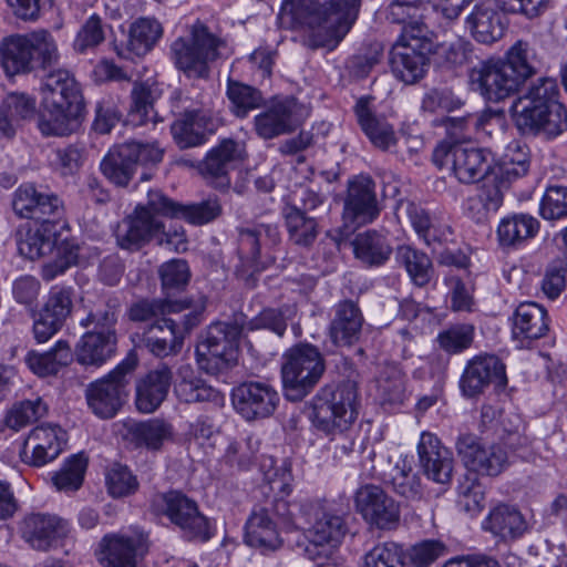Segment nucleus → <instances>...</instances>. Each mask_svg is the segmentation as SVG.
<instances>
[{
    "mask_svg": "<svg viewBox=\"0 0 567 567\" xmlns=\"http://www.w3.org/2000/svg\"><path fill=\"white\" fill-rule=\"evenodd\" d=\"M179 204L159 189H150L146 202L136 205L115 231L116 243L122 249L135 251L150 243L151 234L161 228V217L177 218Z\"/></svg>",
    "mask_w": 567,
    "mask_h": 567,
    "instance_id": "nucleus-6",
    "label": "nucleus"
},
{
    "mask_svg": "<svg viewBox=\"0 0 567 567\" xmlns=\"http://www.w3.org/2000/svg\"><path fill=\"white\" fill-rule=\"evenodd\" d=\"M491 383L504 388L507 383L505 365L495 355L476 357L471 360L461 378L460 385L466 396H475Z\"/></svg>",
    "mask_w": 567,
    "mask_h": 567,
    "instance_id": "nucleus-22",
    "label": "nucleus"
},
{
    "mask_svg": "<svg viewBox=\"0 0 567 567\" xmlns=\"http://www.w3.org/2000/svg\"><path fill=\"white\" fill-rule=\"evenodd\" d=\"M395 258L406 269L415 285L422 287L430 281L432 261L425 252L403 245L398 247Z\"/></svg>",
    "mask_w": 567,
    "mask_h": 567,
    "instance_id": "nucleus-51",
    "label": "nucleus"
},
{
    "mask_svg": "<svg viewBox=\"0 0 567 567\" xmlns=\"http://www.w3.org/2000/svg\"><path fill=\"white\" fill-rule=\"evenodd\" d=\"M241 327L233 322H216L208 327L196 346L198 367L209 374L228 369L236 361Z\"/></svg>",
    "mask_w": 567,
    "mask_h": 567,
    "instance_id": "nucleus-11",
    "label": "nucleus"
},
{
    "mask_svg": "<svg viewBox=\"0 0 567 567\" xmlns=\"http://www.w3.org/2000/svg\"><path fill=\"white\" fill-rule=\"evenodd\" d=\"M432 35V31L424 22L412 20L404 25L396 44L422 50L423 52H433L434 43Z\"/></svg>",
    "mask_w": 567,
    "mask_h": 567,
    "instance_id": "nucleus-63",
    "label": "nucleus"
},
{
    "mask_svg": "<svg viewBox=\"0 0 567 567\" xmlns=\"http://www.w3.org/2000/svg\"><path fill=\"white\" fill-rule=\"evenodd\" d=\"M539 230V221L529 214H514L501 220L497 227L498 241L504 247H514L533 238Z\"/></svg>",
    "mask_w": 567,
    "mask_h": 567,
    "instance_id": "nucleus-45",
    "label": "nucleus"
},
{
    "mask_svg": "<svg viewBox=\"0 0 567 567\" xmlns=\"http://www.w3.org/2000/svg\"><path fill=\"white\" fill-rule=\"evenodd\" d=\"M291 473L287 467L282 468L280 477L270 480V489L280 494L266 505L270 509V516L278 517L285 525L289 527H302L305 516L308 512V505L311 501L290 502L286 499L291 492Z\"/></svg>",
    "mask_w": 567,
    "mask_h": 567,
    "instance_id": "nucleus-27",
    "label": "nucleus"
},
{
    "mask_svg": "<svg viewBox=\"0 0 567 567\" xmlns=\"http://www.w3.org/2000/svg\"><path fill=\"white\" fill-rule=\"evenodd\" d=\"M464 24L472 38L483 44L498 41L505 30L502 16L491 0L476 3L465 17Z\"/></svg>",
    "mask_w": 567,
    "mask_h": 567,
    "instance_id": "nucleus-29",
    "label": "nucleus"
},
{
    "mask_svg": "<svg viewBox=\"0 0 567 567\" xmlns=\"http://www.w3.org/2000/svg\"><path fill=\"white\" fill-rule=\"evenodd\" d=\"M219 125L218 118L204 110L185 111L172 124L174 141L181 148L196 147L206 142L207 135L214 133Z\"/></svg>",
    "mask_w": 567,
    "mask_h": 567,
    "instance_id": "nucleus-24",
    "label": "nucleus"
},
{
    "mask_svg": "<svg viewBox=\"0 0 567 567\" xmlns=\"http://www.w3.org/2000/svg\"><path fill=\"white\" fill-rule=\"evenodd\" d=\"M431 52L395 44L391 52V70L396 79L414 84L425 74Z\"/></svg>",
    "mask_w": 567,
    "mask_h": 567,
    "instance_id": "nucleus-36",
    "label": "nucleus"
},
{
    "mask_svg": "<svg viewBox=\"0 0 567 567\" xmlns=\"http://www.w3.org/2000/svg\"><path fill=\"white\" fill-rule=\"evenodd\" d=\"M118 313V299L109 298L105 301L94 305L87 315L81 319V326L87 329L86 332H97V334L116 337L115 327Z\"/></svg>",
    "mask_w": 567,
    "mask_h": 567,
    "instance_id": "nucleus-46",
    "label": "nucleus"
},
{
    "mask_svg": "<svg viewBox=\"0 0 567 567\" xmlns=\"http://www.w3.org/2000/svg\"><path fill=\"white\" fill-rule=\"evenodd\" d=\"M227 95L238 117H245L249 111L260 107L264 103V97L257 89L235 81H229Z\"/></svg>",
    "mask_w": 567,
    "mask_h": 567,
    "instance_id": "nucleus-58",
    "label": "nucleus"
},
{
    "mask_svg": "<svg viewBox=\"0 0 567 567\" xmlns=\"http://www.w3.org/2000/svg\"><path fill=\"white\" fill-rule=\"evenodd\" d=\"M296 312L297 309L295 306H284L279 309L267 308L251 319L247 328L249 330L268 329L278 337H282L287 329L288 321L293 320Z\"/></svg>",
    "mask_w": 567,
    "mask_h": 567,
    "instance_id": "nucleus-54",
    "label": "nucleus"
},
{
    "mask_svg": "<svg viewBox=\"0 0 567 567\" xmlns=\"http://www.w3.org/2000/svg\"><path fill=\"white\" fill-rule=\"evenodd\" d=\"M132 154L120 144L112 147L101 162L102 174L117 187H126L136 173V165L130 157Z\"/></svg>",
    "mask_w": 567,
    "mask_h": 567,
    "instance_id": "nucleus-44",
    "label": "nucleus"
},
{
    "mask_svg": "<svg viewBox=\"0 0 567 567\" xmlns=\"http://www.w3.org/2000/svg\"><path fill=\"white\" fill-rule=\"evenodd\" d=\"M22 538L37 550H49L59 538L68 534V523L63 518L43 513L27 515L20 526Z\"/></svg>",
    "mask_w": 567,
    "mask_h": 567,
    "instance_id": "nucleus-25",
    "label": "nucleus"
},
{
    "mask_svg": "<svg viewBox=\"0 0 567 567\" xmlns=\"http://www.w3.org/2000/svg\"><path fill=\"white\" fill-rule=\"evenodd\" d=\"M361 0H284L281 14L311 30V49H334L358 18Z\"/></svg>",
    "mask_w": 567,
    "mask_h": 567,
    "instance_id": "nucleus-1",
    "label": "nucleus"
},
{
    "mask_svg": "<svg viewBox=\"0 0 567 567\" xmlns=\"http://www.w3.org/2000/svg\"><path fill=\"white\" fill-rule=\"evenodd\" d=\"M353 248L355 257L368 266L384 264L392 252L386 239L375 231L358 235L353 241Z\"/></svg>",
    "mask_w": 567,
    "mask_h": 567,
    "instance_id": "nucleus-48",
    "label": "nucleus"
},
{
    "mask_svg": "<svg viewBox=\"0 0 567 567\" xmlns=\"http://www.w3.org/2000/svg\"><path fill=\"white\" fill-rule=\"evenodd\" d=\"M280 241V231L276 224H247L237 228V254L240 259L238 276L246 285L254 287L255 274L265 269L262 248H270Z\"/></svg>",
    "mask_w": 567,
    "mask_h": 567,
    "instance_id": "nucleus-12",
    "label": "nucleus"
},
{
    "mask_svg": "<svg viewBox=\"0 0 567 567\" xmlns=\"http://www.w3.org/2000/svg\"><path fill=\"white\" fill-rule=\"evenodd\" d=\"M12 207L20 217L37 221L59 219L63 213L62 202L56 195L40 193L31 184L22 185L16 190Z\"/></svg>",
    "mask_w": 567,
    "mask_h": 567,
    "instance_id": "nucleus-23",
    "label": "nucleus"
},
{
    "mask_svg": "<svg viewBox=\"0 0 567 567\" xmlns=\"http://www.w3.org/2000/svg\"><path fill=\"white\" fill-rule=\"evenodd\" d=\"M162 33L163 29L158 21L141 18L130 28L127 49L136 55H144L152 50Z\"/></svg>",
    "mask_w": 567,
    "mask_h": 567,
    "instance_id": "nucleus-50",
    "label": "nucleus"
},
{
    "mask_svg": "<svg viewBox=\"0 0 567 567\" xmlns=\"http://www.w3.org/2000/svg\"><path fill=\"white\" fill-rule=\"evenodd\" d=\"M539 213L547 220L567 217V187L559 185L548 186L542 197Z\"/></svg>",
    "mask_w": 567,
    "mask_h": 567,
    "instance_id": "nucleus-61",
    "label": "nucleus"
},
{
    "mask_svg": "<svg viewBox=\"0 0 567 567\" xmlns=\"http://www.w3.org/2000/svg\"><path fill=\"white\" fill-rule=\"evenodd\" d=\"M29 39L32 55L34 53L37 54V61H39L44 73L49 70H53V66L59 63L60 53L52 34L49 31L41 29L30 32Z\"/></svg>",
    "mask_w": 567,
    "mask_h": 567,
    "instance_id": "nucleus-56",
    "label": "nucleus"
},
{
    "mask_svg": "<svg viewBox=\"0 0 567 567\" xmlns=\"http://www.w3.org/2000/svg\"><path fill=\"white\" fill-rule=\"evenodd\" d=\"M221 205L217 198H208L200 203L182 205L177 218H184L193 225L208 224L221 215Z\"/></svg>",
    "mask_w": 567,
    "mask_h": 567,
    "instance_id": "nucleus-60",
    "label": "nucleus"
},
{
    "mask_svg": "<svg viewBox=\"0 0 567 567\" xmlns=\"http://www.w3.org/2000/svg\"><path fill=\"white\" fill-rule=\"evenodd\" d=\"M68 442L66 432L58 424L35 426L25 439L20 458L31 466H43L55 460Z\"/></svg>",
    "mask_w": 567,
    "mask_h": 567,
    "instance_id": "nucleus-17",
    "label": "nucleus"
},
{
    "mask_svg": "<svg viewBox=\"0 0 567 567\" xmlns=\"http://www.w3.org/2000/svg\"><path fill=\"white\" fill-rule=\"evenodd\" d=\"M307 509L302 523V526H308L305 555L318 566H323L346 534L344 522L320 503L311 502Z\"/></svg>",
    "mask_w": 567,
    "mask_h": 567,
    "instance_id": "nucleus-9",
    "label": "nucleus"
},
{
    "mask_svg": "<svg viewBox=\"0 0 567 567\" xmlns=\"http://www.w3.org/2000/svg\"><path fill=\"white\" fill-rule=\"evenodd\" d=\"M363 322L362 311L354 301H340L333 309L328 337L336 347H352L360 340Z\"/></svg>",
    "mask_w": 567,
    "mask_h": 567,
    "instance_id": "nucleus-26",
    "label": "nucleus"
},
{
    "mask_svg": "<svg viewBox=\"0 0 567 567\" xmlns=\"http://www.w3.org/2000/svg\"><path fill=\"white\" fill-rule=\"evenodd\" d=\"M174 393L181 402L188 404L213 402L221 405L224 403V395L202 379L189 364L178 368Z\"/></svg>",
    "mask_w": 567,
    "mask_h": 567,
    "instance_id": "nucleus-32",
    "label": "nucleus"
},
{
    "mask_svg": "<svg viewBox=\"0 0 567 567\" xmlns=\"http://www.w3.org/2000/svg\"><path fill=\"white\" fill-rule=\"evenodd\" d=\"M48 412L47 404L40 399L24 400L14 404L6 416L7 425L19 431L28 424L43 417Z\"/></svg>",
    "mask_w": 567,
    "mask_h": 567,
    "instance_id": "nucleus-57",
    "label": "nucleus"
},
{
    "mask_svg": "<svg viewBox=\"0 0 567 567\" xmlns=\"http://www.w3.org/2000/svg\"><path fill=\"white\" fill-rule=\"evenodd\" d=\"M417 454L420 467L429 480L443 485L452 481L453 455L434 434L422 433L417 445Z\"/></svg>",
    "mask_w": 567,
    "mask_h": 567,
    "instance_id": "nucleus-21",
    "label": "nucleus"
},
{
    "mask_svg": "<svg viewBox=\"0 0 567 567\" xmlns=\"http://www.w3.org/2000/svg\"><path fill=\"white\" fill-rule=\"evenodd\" d=\"M548 331L547 312L536 302L520 303L513 316V337L535 340Z\"/></svg>",
    "mask_w": 567,
    "mask_h": 567,
    "instance_id": "nucleus-39",
    "label": "nucleus"
},
{
    "mask_svg": "<svg viewBox=\"0 0 567 567\" xmlns=\"http://www.w3.org/2000/svg\"><path fill=\"white\" fill-rule=\"evenodd\" d=\"M455 449L464 466L480 476L496 477L511 464L505 445L488 444L471 433L460 434Z\"/></svg>",
    "mask_w": 567,
    "mask_h": 567,
    "instance_id": "nucleus-15",
    "label": "nucleus"
},
{
    "mask_svg": "<svg viewBox=\"0 0 567 567\" xmlns=\"http://www.w3.org/2000/svg\"><path fill=\"white\" fill-rule=\"evenodd\" d=\"M355 506L362 517L381 529H390L400 519L396 502L380 486L368 484L355 493Z\"/></svg>",
    "mask_w": 567,
    "mask_h": 567,
    "instance_id": "nucleus-19",
    "label": "nucleus"
},
{
    "mask_svg": "<svg viewBox=\"0 0 567 567\" xmlns=\"http://www.w3.org/2000/svg\"><path fill=\"white\" fill-rule=\"evenodd\" d=\"M97 559L105 567H136L135 544L123 536L104 537Z\"/></svg>",
    "mask_w": 567,
    "mask_h": 567,
    "instance_id": "nucleus-47",
    "label": "nucleus"
},
{
    "mask_svg": "<svg viewBox=\"0 0 567 567\" xmlns=\"http://www.w3.org/2000/svg\"><path fill=\"white\" fill-rule=\"evenodd\" d=\"M365 567H404L403 548L393 542L374 546L364 557Z\"/></svg>",
    "mask_w": 567,
    "mask_h": 567,
    "instance_id": "nucleus-62",
    "label": "nucleus"
},
{
    "mask_svg": "<svg viewBox=\"0 0 567 567\" xmlns=\"http://www.w3.org/2000/svg\"><path fill=\"white\" fill-rule=\"evenodd\" d=\"M483 528L504 540L520 537L527 530L522 513L508 505L494 507L483 523Z\"/></svg>",
    "mask_w": 567,
    "mask_h": 567,
    "instance_id": "nucleus-40",
    "label": "nucleus"
},
{
    "mask_svg": "<svg viewBox=\"0 0 567 567\" xmlns=\"http://www.w3.org/2000/svg\"><path fill=\"white\" fill-rule=\"evenodd\" d=\"M517 128L524 134L556 137L567 130V112L559 102V87L553 78H539L512 105Z\"/></svg>",
    "mask_w": 567,
    "mask_h": 567,
    "instance_id": "nucleus-4",
    "label": "nucleus"
},
{
    "mask_svg": "<svg viewBox=\"0 0 567 567\" xmlns=\"http://www.w3.org/2000/svg\"><path fill=\"white\" fill-rule=\"evenodd\" d=\"M298 104L295 99H286L275 103L268 111L256 116V131L262 138H272L296 130L301 120L297 114Z\"/></svg>",
    "mask_w": 567,
    "mask_h": 567,
    "instance_id": "nucleus-30",
    "label": "nucleus"
},
{
    "mask_svg": "<svg viewBox=\"0 0 567 567\" xmlns=\"http://www.w3.org/2000/svg\"><path fill=\"white\" fill-rule=\"evenodd\" d=\"M128 433L136 446L157 451L164 441L172 436V426L162 420L154 419L134 423L128 429Z\"/></svg>",
    "mask_w": 567,
    "mask_h": 567,
    "instance_id": "nucleus-49",
    "label": "nucleus"
},
{
    "mask_svg": "<svg viewBox=\"0 0 567 567\" xmlns=\"http://www.w3.org/2000/svg\"><path fill=\"white\" fill-rule=\"evenodd\" d=\"M74 353L66 340H59L54 347L44 352H28L25 363L39 377L55 375L62 368L73 361Z\"/></svg>",
    "mask_w": 567,
    "mask_h": 567,
    "instance_id": "nucleus-41",
    "label": "nucleus"
},
{
    "mask_svg": "<svg viewBox=\"0 0 567 567\" xmlns=\"http://www.w3.org/2000/svg\"><path fill=\"white\" fill-rule=\"evenodd\" d=\"M372 100L370 96L360 97L354 106V112L370 142L382 151H389L396 145L395 132L391 124L373 113L371 109Z\"/></svg>",
    "mask_w": 567,
    "mask_h": 567,
    "instance_id": "nucleus-33",
    "label": "nucleus"
},
{
    "mask_svg": "<svg viewBox=\"0 0 567 567\" xmlns=\"http://www.w3.org/2000/svg\"><path fill=\"white\" fill-rule=\"evenodd\" d=\"M231 396L236 411L248 421L268 417L279 402L278 392L265 382H244L234 389Z\"/></svg>",
    "mask_w": 567,
    "mask_h": 567,
    "instance_id": "nucleus-18",
    "label": "nucleus"
},
{
    "mask_svg": "<svg viewBox=\"0 0 567 567\" xmlns=\"http://www.w3.org/2000/svg\"><path fill=\"white\" fill-rule=\"evenodd\" d=\"M537 73L536 61L527 42L518 41L506 59H487L470 72V81L491 102H499Z\"/></svg>",
    "mask_w": 567,
    "mask_h": 567,
    "instance_id": "nucleus-5",
    "label": "nucleus"
},
{
    "mask_svg": "<svg viewBox=\"0 0 567 567\" xmlns=\"http://www.w3.org/2000/svg\"><path fill=\"white\" fill-rule=\"evenodd\" d=\"M63 227L64 221L61 218L39 221V226L29 229L19 240V252L31 260L51 252L56 244V236Z\"/></svg>",
    "mask_w": 567,
    "mask_h": 567,
    "instance_id": "nucleus-34",
    "label": "nucleus"
},
{
    "mask_svg": "<svg viewBox=\"0 0 567 567\" xmlns=\"http://www.w3.org/2000/svg\"><path fill=\"white\" fill-rule=\"evenodd\" d=\"M357 384L350 380L336 390L323 388L313 398L312 424L319 431L332 435L328 449L334 460H344L354 452V440L347 431L357 419Z\"/></svg>",
    "mask_w": 567,
    "mask_h": 567,
    "instance_id": "nucleus-3",
    "label": "nucleus"
},
{
    "mask_svg": "<svg viewBox=\"0 0 567 567\" xmlns=\"http://www.w3.org/2000/svg\"><path fill=\"white\" fill-rule=\"evenodd\" d=\"M42 101L38 128L44 136H68L76 131L84 110L79 82L66 69L47 71L41 79Z\"/></svg>",
    "mask_w": 567,
    "mask_h": 567,
    "instance_id": "nucleus-2",
    "label": "nucleus"
},
{
    "mask_svg": "<svg viewBox=\"0 0 567 567\" xmlns=\"http://www.w3.org/2000/svg\"><path fill=\"white\" fill-rule=\"evenodd\" d=\"M176 66L188 78H206L208 64L228 53L226 41L214 34L207 25L197 22L188 39H177L172 44Z\"/></svg>",
    "mask_w": 567,
    "mask_h": 567,
    "instance_id": "nucleus-7",
    "label": "nucleus"
},
{
    "mask_svg": "<svg viewBox=\"0 0 567 567\" xmlns=\"http://www.w3.org/2000/svg\"><path fill=\"white\" fill-rule=\"evenodd\" d=\"M378 392L383 403H401L405 394V380L396 367H386L378 379Z\"/></svg>",
    "mask_w": 567,
    "mask_h": 567,
    "instance_id": "nucleus-59",
    "label": "nucleus"
},
{
    "mask_svg": "<svg viewBox=\"0 0 567 567\" xmlns=\"http://www.w3.org/2000/svg\"><path fill=\"white\" fill-rule=\"evenodd\" d=\"M168 365L159 364L136 382L135 404L140 412L152 413L165 400L172 383Z\"/></svg>",
    "mask_w": 567,
    "mask_h": 567,
    "instance_id": "nucleus-31",
    "label": "nucleus"
},
{
    "mask_svg": "<svg viewBox=\"0 0 567 567\" xmlns=\"http://www.w3.org/2000/svg\"><path fill=\"white\" fill-rule=\"evenodd\" d=\"M189 305L185 301L147 300L143 299L133 303L128 309V318L135 322L161 319L169 313H177L187 309Z\"/></svg>",
    "mask_w": 567,
    "mask_h": 567,
    "instance_id": "nucleus-52",
    "label": "nucleus"
},
{
    "mask_svg": "<svg viewBox=\"0 0 567 567\" xmlns=\"http://www.w3.org/2000/svg\"><path fill=\"white\" fill-rule=\"evenodd\" d=\"M136 365V358L127 357L107 375L87 385L85 396L94 414L110 419L118 412L128 395L127 386Z\"/></svg>",
    "mask_w": 567,
    "mask_h": 567,
    "instance_id": "nucleus-10",
    "label": "nucleus"
},
{
    "mask_svg": "<svg viewBox=\"0 0 567 567\" xmlns=\"http://www.w3.org/2000/svg\"><path fill=\"white\" fill-rule=\"evenodd\" d=\"M0 62L9 75L29 73L33 70V56L29 33L4 38L0 42Z\"/></svg>",
    "mask_w": 567,
    "mask_h": 567,
    "instance_id": "nucleus-37",
    "label": "nucleus"
},
{
    "mask_svg": "<svg viewBox=\"0 0 567 567\" xmlns=\"http://www.w3.org/2000/svg\"><path fill=\"white\" fill-rule=\"evenodd\" d=\"M281 368L286 396L291 401L305 398L319 382L326 371V363L317 347L300 343L285 354Z\"/></svg>",
    "mask_w": 567,
    "mask_h": 567,
    "instance_id": "nucleus-8",
    "label": "nucleus"
},
{
    "mask_svg": "<svg viewBox=\"0 0 567 567\" xmlns=\"http://www.w3.org/2000/svg\"><path fill=\"white\" fill-rule=\"evenodd\" d=\"M379 214L373 179L370 176L360 175L350 181L342 213L344 226L355 229L373 221Z\"/></svg>",
    "mask_w": 567,
    "mask_h": 567,
    "instance_id": "nucleus-16",
    "label": "nucleus"
},
{
    "mask_svg": "<svg viewBox=\"0 0 567 567\" xmlns=\"http://www.w3.org/2000/svg\"><path fill=\"white\" fill-rule=\"evenodd\" d=\"M154 504L172 524L179 528L183 537L193 542H207L212 538L208 518L203 515L197 503L177 491L158 495Z\"/></svg>",
    "mask_w": 567,
    "mask_h": 567,
    "instance_id": "nucleus-14",
    "label": "nucleus"
},
{
    "mask_svg": "<svg viewBox=\"0 0 567 567\" xmlns=\"http://www.w3.org/2000/svg\"><path fill=\"white\" fill-rule=\"evenodd\" d=\"M142 343L157 358L177 355L183 348V333L177 321L163 317L145 327Z\"/></svg>",
    "mask_w": 567,
    "mask_h": 567,
    "instance_id": "nucleus-28",
    "label": "nucleus"
},
{
    "mask_svg": "<svg viewBox=\"0 0 567 567\" xmlns=\"http://www.w3.org/2000/svg\"><path fill=\"white\" fill-rule=\"evenodd\" d=\"M389 482L395 493L408 499H416L422 495L420 477L405 460L398 462L391 470Z\"/></svg>",
    "mask_w": 567,
    "mask_h": 567,
    "instance_id": "nucleus-53",
    "label": "nucleus"
},
{
    "mask_svg": "<svg viewBox=\"0 0 567 567\" xmlns=\"http://www.w3.org/2000/svg\"><path fill=\"white\" fill-rule=\"evenodd\" d=\"M87 460L83 454L71 456L52 477L59 491L71 492L81 487L86 470Z\"/></svg>",
    "mask_w": 567,
    "mask_h": 567,
    "instance_id": "nucleus-55",
    "label": "nucleus"
},
{
    "mask_svg": "<svg viewBox=\"0 0 567 567\" xmlns=\"http://www.w3.org/2000/svg\"><path fill=\"white\" fill-rule=\"evenodd\" d=\"M240 157V145L231 138H225L206 154L198 171L209 185L226 190L230 186L229 173L236 168Z\"/></svg>",
    "mask_w": 567,
    "mask_h": 567,
    "instance_id": "nucleus-20",
    "label": "nucleus"
},
{
    "mask_svg": "<svg viewBox=\"0 0 567 567\" xmlns=\"http://www.w3.org/2000/svg\"><path fill=\"white\" fill-rule=\"evenodd\" d=\"M432 158L440 169L450 172L463 184L477 183L491 171V161L484 150L460 143H441Z\"/></svg>",
    "mask_w": 567,
    "mask_h": 567,
    "instance_id": "nucleus-13",
    "label": "nucleus"
},
{
    "mask_svg": "<svg viewBox=\"0 0 567 567\" xmlns=\"http://www.w3.org/2000/svg\"><path fill=\"white\" fill-rule=\"evenodd\" d=\"M408 215L417 236L427 245H444L453 240L450 225L431 216L424 208L409 204Z\"/></svg>",
    "mask_w": 567,
    "mask_h": 567,
    "instance_id": "nucleus-38",
    "label": "nucleus"
},
{
    "mask_svg": "<svg viewBox=\"0 0 567 567\" xmlns=\"http://www.w3.org/2000/svg\"><path fill=\"white\" fill-rule=\"evenodd\" d=\"M106 486L112 497H125L135 493L138 482L127 466L114 464L106 473Z\"/></svg>",
    "mask_w": 567,
    "mask_h": 567,
    "instance_id": "nucleus-64",
    "label": "nucleus"
},
{
    "mask_svg": "<svg viewBox=\"0 0 567 567\" xmlns=\"http://www.w3.org/2000/svg\"><path fill=\"white\" fill-rule=\"evenodd\" d=\"M282 216L289 239L293 244L302 247L312 245L319 234L316 216L307 215L306 212L296 204H287L282 208Z\"/></svg>",
    "mask_w": 567,
    "mask_h": 567,
    "instance_id": "nucleus-42",
    "label": "nucleus"
},
{
    "mask_svg": "<svg viewBox=\"0 0 567 567\" xmlns=\"http://www.w3.org/2000/svg\"><path fill=\"white\" fill-rule=\"evenodd\" d=\"M116 337L85 332L75 349V357L83 365H102L115 352Z\"/></svg>",
    "mask_w": 567,
    "mask_h": 567,
    "instance_id": "nucleus-43",
    "label": "nucleus"
},
{
    "mask_svg": "<svg viewBox=\"0 0 567 567\" xmlns=\"http://www.w3.org/2000/svg\"><path fill=\"white\" fill-rule=\"evenodd\" d=\"M246 543L256 548L275 550L281 545L277 524L267 506H256L246 523Z\"/></svg>",
    "mask_w": 567,
    "mask_h": 567,
    "instance_id": "nucleus-35",
    "label": "nucleus"
}]
</instances>
